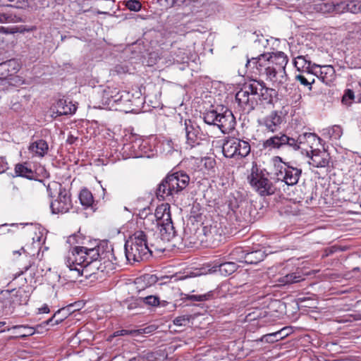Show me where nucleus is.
Listing matches in <instances>:
<instances>
[{
    "instance_id": "6e6d98bb",
    "label": "nucleus",
    "mask_w": 361,
    "mask_h": 361,
    "mask_svg": "<svg viewBox=\"0 0 361 361\" xmlns=\"http://www.w3.org/2000/svg\"><path fill=\"white\" fill-rule=\"evenodd\" d=\"M137 331L136 330H126L121 329L115 332V336H126V335H137Z\"/></svg>"
},
{
    "instance_id": "f03ea898",
    "label": "nucleus",
    "mask_w": 361,
    "mask_h": 361,
    "mask_svg": "<svg viewBox=\"0 0 361 361\" xmlns=\"http://www.w3.org/2000/svg\"><path fill=\"white\" fill-rule=\"evenodd\" d=\"M166 242L152 229H139L125 243V255L129 263L149 259L154 251L164 252Z\"/></svg>"
},
{
    "instance_id": "052dcab7",
    "label": "nucleus",
    "mask_w": 361,
    "mask_h": 361,
    "mask_svg": "<svg viewBox=\"0 0 361 361\" xmlns=\"http://www.w3.org/2000/svg\"><path fill=\"white\" fill-rule=\"evenodd\" d=\"M152 329H154V326H148V327H146V328H144V329H138L137 330V334H148V333H150Z\"/></svg>"
},
{
    "instance_id": "2f4dec72",
    "label": "nucleus",
    "mask_w": 361,
    "mask_h": 361,
    "mask_svg": "<svg viewBox=\"0 0 361 361\" xmlns=\"http://www.w3.org/2000/svg\"><path fill=\"white\" fill-rule=\"evenodd\" d=\"M289 330V327H284L281 330L274 333L268 334L263 336L262 341L265 339L267 341L274 342V341L281 340L288 335V333H285V331Z\"/></svg>"
},
{
    "instance_id": "a878e982",
    "label": "nucleus",
    "mask_w": 361,
    "mask_h": 361,
    "mask_svg": "<svg viewBox=\"0 0 361 361\" xmlns=\"http://www.w3.org/2000/svg\"><path fill=\"white\" fill-rule=\"evenodd\" d=\"M303 280L304 278L300 274L293 272L283 276L279 277L277 281L281 285L286 286L295 283H298Z\"/></svg>"
},
{
    "instance_id": "72a5a7b5",
    "label": "nucleus",
    "mask_w": 361,
    "mask_h": 361,
    "mask_svg": "<svg viewBox=\"0 0 361 361\" xmlns=\"http://www.w3.org/2000/svg\"><path fill=\"white\" fill-rule=\"evenodd\" d=\"M80 203L85 207H90L93 203V196L92 192L87 189H83L79 195Z\"/></svg>"
},
{
    "instance_id": "49530a36",
    "label": "nucleus",
    "mask_w": 361,
    "mask_h": 361,
    "mask_svg": "<svg viewBox=\"0 0 361 361\" xmlns=\"http://www.w3.org/2000/svg\"><path fill=\"white\" fill-rule=\"evenodd\" d=\"M334 8L333 13L335 14H341L344 13L347 11V1H334Z\"/></svg>"
},
{
    "instance_id": "9b49d317",
    "label": "nucleus",
    "mask_w": 361,
    "mask_h": 361,
    "mask_svg": "<svg viewBox=\"0 0 361 361\" xmlns=\"http://www.w3.org/2000/svg\"><path fill=\"white\" fill-rule=\"evenodd\" d=\"M185 131L186 136V145L190 148L199 145L204 139V135L200 128L194 123L191 120L185 121Z\"/></svg>"
},
{
    "instance_id": "3c124183",
    "label": "nucleus",
    "mask_w": 361,
    "mask_h": 361,
    "mask_svg": "<svg viewBox=\"0 0 361 361\" xmlns=\"http://www.w3.org/2000/svg\"><path fill=\"white\" fill-rule=\"evenodd\" d=\"M189 323V318L187 316H180L174 319L173 324L176 326H185Z\"/></svg>"
},
{
    "instance_id": "412c9836",
    "label": "nucleus",
    "mask_w": 361,
    "mask_h": 361,
    "mask_svg": "<svg viewBox=\"0 0 361 361\" xmlns=\"http://www.w3.org/2000/svg\"><path fill=\"white\" fill-rule=\"evenodd\" d=\"M56 114L59 116L73 114L75 112L77 107L71 102L66 99H60L54 106Z\"/></svg>"
},
{
    "instance_id": "7c9ffc66",
    "label": "nucleus",
    "mask_w": 361,
    "mask_h": 361,
    "mask_svg": "<svg viewBox=\"0 0 361 361\" xmlns=\"http://www.w3.org/2000/svg\"><path fill=\"white\" fill-rule=\"evenodd\" d=\"M219 271L221 275L228 276L234 273L237 269L238 265L233 262H227L221 263L219 266Z\"/></svg>"
},
{
    "instance_id": "864d4df0",
    "label": "nucleus",
    "mask_w": 361,
    "mask_h": 361,
    "mask_svg": "<svg viewBox=\"0 0 361 361\" xmlns=\"http://www.w3.org/2000/svg\"><path fill=\"white\" fill-rule=\"evenodd\" d=\"M309 133H305L302 134H300L298 135V138L296 139L298 145L299 146V149L301 147L302 145L305 146L307 141V136Z\"/></svg>"
},
{
    "instance_id": "393cba45",
    "label": "nucleus",
    "mask_w": 361,
    "mask_h": 361,
    "mask_svg": "<svg viewBox=\"0 0 361 361\" xmlns=\"http://www.w3.org/2000/svg\"><path fill=\"white\" fill-rule=\"evenodd\" d=\"M39 238H38V242H33L31 245H25L22 247L20 250L13 251V255L18 254L21 255V253H24L25 255L30 257H35L36 255H39V249H40Z\"/></svg>"
},
{
    "instance_id": "bf43d9fd",
    "label": "nucleus",
    "mask_w": 361,
    "mask_h": 361,
    "mask_svg": "<svg viewBox=\"0 0 361 361\" xmlns=\"http://www.w3.org/2000/svg\"><path fill=\"white\" fill-rule=\"evenodd\" d=\"M144 281H147L149 283H153L157 282V277L154 275L145 274L143 276Z\"/></svg>"
},
{
    "instance_id": "69168bd1",
    "label": "nucleus",
    "mask_w": 361,
    "mask_h": 361,
    "mask_svg": "<svg viewBox=\"0 0 361 361\" xmlns=\"http://www.w3.org/2000/svg\"><path fill=\"white\" fill-rule=\"evenodd\" d=\"M75 140H76V138L71 135V136L68 137V142L70 144H73Z\"/></svg>"
},
{
    "instance_id": "4c0bfd02",
    "label": "nucleus",
    "mask_w": 361,
    "mask_h": 361,
    "mask_svg": "<svg viewBox=\"0 0 361 361\" xmlns=\"http://www.w3.org/2000/svg\"><path fill=\"white\" fill-rule=\"evenodd\" d=\"M214 291L210 290L207 292V293L202 294V295H188L186 298L188 300L190 301H198V302H202L209 300L214 298Z\"/></svg>"
},
{
    "instance_id": "e2e57ef3",
    "label": "nucleus",
    "mask_w": 361,
    "mask_h": 361,
    "mask_svg": "<svg viewBox=\"0 0 361 361\" xmlns=\"http://www.w3.org/2000/svg\"><path fill=\"white\" fill-rule=\"evenodd\" d=\"M336 248L335 247H329V248H326L325 250V255L326 256H329V255H331L332 253H334V252H336Z\"/></svg>"
},
{
    "instance_id": "6e6552de",
    "label": "nucleus",
    "mask_w": 361,
    "mask_h": 361,
    "mask_svg": "<svg viewBox=\"0 0 361 361\" xmlns=\"http://www.w3.org/2000/svg\"><path fill=\"white\" fill-rule=\"evenodd\" d=\"M250 184L262 196L271 195L275 193L276 186L265 177L262 172H259L257 166L252 168V172L248 176Z\"/></svg>"
},
{
    "instance_id": "39448f33",
    "label": "nucleus",
    "mask_w": 361,
    "mask_h": 361,
    "mask_svg": "<svg viewBox=\"0 0 361 361\" xmlns=\"http://www.w3.org/2000/svg\"><path fill=\"white\" fill-rule=\"evenodd\" d=\"M170 205L167 203L158 206L154 214H149L144 223V228L156 231L159 228V238L164 242L171 241L176 235L171 220Z\"/></svg>"
},
{
    "instance_id": "aec40b11",
    "label": "nucleus",
    "mask_w": 361,
    "mask_h": 361,
    "mask_svg": "<svg viewBox=\"0 0 361 361\" xmlns=\"http://www.w3.org/2000/svg\"><path fill=\"white\" fill-rule=\"evenodd\" d=\"M14 171L16 176L26 178L30 180L35 179L36 173L32 170L31 164L27 162L17 164L15 166Z\"/></svg>"
},
{
    "instance_id": "473e14b6",
    "label": "nucleus",
    "mask_w": 361,
    "mask_h": 361,
    "mask_svg": "<svg viewBox=\"0 0 361 361\" xmlns=\"http://www.w3.org/2000/svg\"><path fill=\"white\" fill-rule=\"evenodd\" d=\"M264 257V252L261 250L248 252H246L245 262L249 264H257L263 260Z\"/></svg>"
},
{
    "instance_id": "4be33fe9",
    "label": "nucleus",
    "mask_w": 361,
    "mask_h": 361,
    "mask_svg": "<svg viewBox=\"0 0 361 361\" xmlns=\"http://www.w3.org/2000/svg\"><path fill=\"white\" fill-rule=\"evenodd\" d=\"M294 65L299 71L310 75V72H313V67H318L317 65H312L311 61L307 60L305 56H298L294 59Z\"/></svg>"
},
{
    "instance_id": "5701e85b",
    "label": "nucleus",
    "mask_w": 361,
    "mask_h": 361,
    "mask_svg": "<svg viewBox=\"0 0 361 361\" xmlns=\"http://www.w3.org/2000/svg\"><path fill=\"white\" fill-rule=\"evenodd\" d=\"M237 142L236 137H228L226 139L222 146V152L227 158H236L237 151L235 145Z\"/></svg>"
},
{
    "instance_id": "cd10ccee",
    "label": "nucleus",
    "mask_w": 361,
    "mask_h": 361,
    "mask_svg": "<svg viewBox=\"0 0 361 361\" xmlns=\"http://www.w3.org/2000/svg\"><path fill=\"white\" fill-rule=\"evenodd\" d=\"M235 145H238L235 147L237 151L236 158H244L250 154L251 148L247 141L237 138Z\"/></svg>"
},
{
    "instance_id": "774afa93",
    "label": "nucleus",
    "mask_w": 361,
    "mask_h": 361,
    "mask_svg": "<svg viewBox=\"0 0 361 361\" xmlns=\"http://www.w3.org/2000/svg\"><path fill=\"white\" fill-rule=\"evenodd\" d=\"M2 276H3V270H2V269L0 267V279H1Z\"/></svg>"
},
{
    "instance_id": "13d9d810",
    "label": "nucleus",
    "mask_w": 361,
    "mask_h": 361,
    "mask_svg": "<svg viewBox=\"0 0 361 361\" xmlns=\"http://www.w3.org/2000/svg\"><path fill=\"white\" fill-rule=\"evenodd\" d=\"M1 66H13V70L14 71H18V67H19L18 63L14 59L9 60V61H6L4 63H1Z\"/></svg>"
},
{
    "instance_id": "f704fd0d",
    "label": "nucleus",
    "mask_w": 361,
    "mask_h": 361,
    "mask_svg": "<svg viewBox=\"0 0 361 361\" xmlns=\"http://www.w3.org/2000/svg\"><path fill=\"white\" fill-rule=\"evenodd\" d=\"M13 329L18 330V336L21 338L32 336L35 333V329L28 326L16 325L13 326Z\"/></svg>"
},
{
    "instance_id": "5fc2aeb1",
    "label": "nucleus",
    "mask_w": 361,
    "mask_h": 361,
    "mask_svg": "<svg viewBox=\"0 0 361 361\" xmlns=\"http://www.w3.org/2000/svg\"><path fill=\"white\" fill-rule=\"evenodd\" d=\"M176 56V61L179 63H185L188 61V56L185 51H180L178 53L175 54Z\"/></svg>"
},
{
    "instance_id": "37998d69",
    "label": "nucleus",
    "mask_w": 361,
    "mask_h": 361,
    "mask_svg": "<svg viewBox=\"0 0 361 361\" xmlns=\"http://www.w3.org/2000/svg\"><path fill=\"white\" fill-rule=\"evenodd\" d=\"M326 130L328 135L335 140L339 139L343 133L341 127L337 125L333 126L332 127L326 129Z\"/></svg>"
},
{
    "instance_id": "f8f14e48",
    "label": "nucleus",
    "mask_w": 361,
    "mask_h": 361,
    "mask_svg": "<svg viewBox=\"0 0 361 361\" xmlns=\"http://www.w3.org/2000/svg\"><path fill=\"white\" fill-rule=\"evenodd\" d=\"M50 207L54 214L66 213L72 207L69 192L61 185H59L58 197L51 202Z\"/></svg>"
},
{
    "instance_id": "c03bdc74",
    "label": "nucleus",
    "mask_w": 361,
    "mask_h": 361,
    "mask_svg": "<svg viewBox=\"0 0 361 361\" xmlns=\"http://www.w3.org/2000/svg\"><path fill=\"white\" fill-rule=\"evenodd\" d=\"M246 252H248L247 250H244L243 247H238L233 250V251L231 253V255L232 256V258L235 260H244L245 262Z\"/></svg>"
},
{
    "instance_id": "a211bd4d",
    "label": "nucleus",
    "mask_w": 361,
    "mask_h": 361,
    "mask_svg": "<svg viewBox=\"0 0 361 361\" xmlns=\"http://www.w3.org/2000/svg\"><path fill=\"white\" fill-rule=\"evenodd\" d=\"M106 258L98 259V272L97 276H95L97 280H102L105 276L114 269V264L109 260V257Z\"/></svg>"
},
{
    "instance_id": "bb28decb",
    "label": "nucleus",
    "mask_w": 361,
    "mask_h": 361,
    "mask_svg": "<svg viewBox=\"0 0 361 361\" xmlns=\"http://www.w3.org/2000/svg\"><path fill=\"white\" fill-rule=\"evenodd\" d=\"M334 6V1H319L313 5V8L317 13H333Z\"/></svg>"
},
{
    "instance_id": "9d476101",
    "label": "nucleus",
    "mask_w": 361,
    "mask_h": 361,
    "mask_svg": "<svg viewBox=\"0 0 361 361\" xmlns=\"http://www.w3.org/2000/svg\"><path fill=\"white\" fill-rule=\"evenodd\" d=\"M264 146L265 147H272L275 149L288 147L295 151L299 149L296 139L283 133L269 137L264 141Z\"/></svg>"
},
{
    "instance_id": "423d86ee",
    "label": "nucleus",
    "mask_w": 361,
    "mask_h": 361,
    "mask_svg": "<svg viewBox=\"0 0 361 361\" xmlns=\"http://www.w3.org/2000/svg\"><path fill=\"white\" fill-rule=\"evenodd\" d=\"M189 176L184 171L169 173L159 184L156 194L159 199L173 197L183 190L190 183Z\"/></svg>"
},
{
    "instance_id": "f3484780",
    "label": "nucleus",
    "mask_w": 361,
    "mask_h": 361,
    "mask_svg": "<svg viewBox=\"0 0 361 361\" xmlns=\"http://www.w3.org/2000/svg\"><path fill=\"white\" fill-rule=\"evenodd\" d=\"M72 307V305L68 306L66 307H63L58 311H56L54 314L49 319L46 320L41 324L37 326V329L42 327L43 326H47L51 324L52 326L55 324H58L63 322L69 314H70V308Z\"/></svg>"
},
{
    "instance_id": "20e7f679",
    "label": "nucleus",
    "mask_w": 361,
    "mask_h": 361,
    "mask_svg": "<svg viewBox=\"0 0 361 361\" xmlns=\"http://www.w3.org/2000/svg\"><path fill=\"white\" fill-rule=\"evenodd\" d=\"M277 96V92L273 88L264 86L263 82L251 80L245 82L236 93L235 100L247 113L254 110L258 104V99L271 104Z\"/></svg>"
},
{
    "instance_id": "0e129e2a",
    "label": "nucleus",
    "mask_w": 361,
    "mask_h": 361,
    "mask_svg": "<svg viewBox=\"0 0 361 361\" xmlns=\"http://www.w3.org/2000/svg\"><path fill=\"white\" fill-rule=\"evenodd\" d=\"M274 165L276 166V162L279 161L280 163H282V159L280 157H275L274 159Z\"/></svg>"
},
{
    "instance_id": "e433bc0d",
    "label": "nucleus",
    "mask_w": 361,
    "mask_h": 361,
    "mask_svg": "<svg viewBox=\"0 0 361 361\" xmlns=\"http://www.w3.org/2000/svg\"><path fill=\"white\" fill-rule=\"evenodd\" d=\"M322 139L316 134L309 133L306 146L310 148V150L318 149L317 147L320 145Z\"/></svg>"
},
{
    "instance_id": "1a4fd4ad",
    "label": "nucleus",
    "mask_w": 361,
    "mask_h": 361,
    "mask_svg": "<svg viewBox=\"0 0 361 361\" xmlns=\"http://www.w3.org/2000/svg\"><path fill=\"white\" fill-rule=\"evenodd\" d=\"M284 166H277V171L274 173L277 180L284 182L288 185H295L298 183L302 170L290 166L288 163H283Z\"/></svg>"
},
{
    "instance_id": "680f3d73",
    "label": "nucleus",
    "mask_w": 361,
    "mask_h": 361,
    "mask_svg": "<svg viewBox=\"0 0 361 361\" xmlns=\"http://www.w3.org/2000/svg\"><path fill=\"white\" fill-rule=\"evenodd\" d=\"M49 311L50 310L47 305H44L42 307L38 309L39 314L49 313Z\"/></svg>"
},
{
    "instance_id": "2eb2a0df",
    "label": "nucleus",
    "mask_w": 361,
    "mask_h": 361,
    "mask_svg": "<svg viewBox=\"0 0 361 361\" xmlns=\"http://www.w3.org/2000/svg\"><path fill=\"white\" fill-rule=\"evenodd\" d=\"M216 126L223 133H228L234 129L235 120L230 110H226L224 113H219Z\"/></svg>"
},
{
    "instance_id": "7ed1b4c3",
    "label": "nucleus",
    "mask_w": 361,
    "mask_h": 361,
    "mask_svg": "<svg viewBox=\"0 0 361 361\" xmlns=\"http://www.w3.org/2000/svg\"><path fill=\"white\" fill-rule=\"evenodd\" d=\"M112 255L110 251L104 250V245H98L92 248L76 246L73 248L66 259V264L70 270L78 271V275L86 279L97 280L99 258H106Z\"/></svg>"
},
{
    "instance_id": "603ef678",
    "label": "nucleus",
    "mask_w": 361,
    "mask_h": 361,
    "mask_svg": "<svg viewBox=\"0 0 361 361\" xmlns=\"http://www.w3.org/2000/svg\"><path fill=\"white\" fill-rule=\"evenodd\" d=\"M227 202L228 208L234 212H235V209L239 207L238 202L234 197H229Z\"/></svg>"
},
{
    "instance_id": "dca6fc26",
    "label": "nucleus",
    "mask_w": 361,
    "mask_h": 361,
    "mask_svg": "<svg viewBox=\"0 0 361 361\" xmlns=\"http://www.w3.org/2000/svg\"><path fill=\"white\" fill-rule=\"evenodd\" d=\"M282 122L283 118L281 114L273 111L262 119L260 125L269 132L274 133L280 129Z\"/></svg>"
},
{
    "instance_id": "c756f323",
    "label": "nucleus",
    "mask_w": 361,
    "mask_h": 361,
    "mask_svg": "<svg viewBox=\"0 0 361 361\" xmlns=\"http://www.w3.org/2000/svg\"><path fill=\"white\" fill-rule=\"evenodd\" d=\"M118 92V88L116 87L108 86L103 90L102 95V102L104 105L109 106L112 99Z\"/></svg>"
},
{
    "instance_id": "6ab92c4d",
    "label": "nucleus",
    "mask_w": 361,
    "mask_h": 361,
    "mask_svg": "<svg viewBox=\"0 0 361 361\" xmlns=\"http://www.w3.org/2000/svg\"><path fill=\"white\" fill-rule=\"evenodd\" d=\"M131 95L129 92L125 91H120L118 89L117 94L112 99L111 102L109 105L110 109L114 108L115 109H118V108H124L129 102H130Z\"/></svg>"
},
{
    "instance_id": "338daca9",
    "label": "nucleus",
    "mask_w": 361,
    "mask_h": 361,
    "mask_svg": "<svg viewBox=\"0 0 361 361\" xmlns=\"http://www.w3.org/2000/svg\"><path fill=\"white\" fill-rule=\"evenodd\" d=\"M4 21H7V18L5 15H1L0 14V23H3Z\"/></svg>"
},
{
    "instance_id": "4d7b16f0",
    "label": "nucleus",
    "mask_w": 361,
    "mask_h": 361,
    "mask_svg": "<svg viewBox=\"0 0 361 361\" xmlns=\"http://www.w3.org/2000/svg\"><path fill=\"white\" fill-rule=\"evenodd\" d=\"M8 169V164L4 157H0V173H3Z\"/></svg>"
},
{
    "instance_id": "a19ab883",
    "label": "nucleus",
    "mask_w": 361,
    "mask_h": 361,
    "mask_svg": "<svg viewBox=\"0 0 361 361\" xmlns=\"http://www.w3.org/2000/svg\"><path fill=\"white\" fill-rule=\"evenodd\" d=\"M219 113L215 110H212L206 112L204 114V121L209 125L216 126Z\"/></svg>"
},
{
    "instance_id": "58836bf2",
    "label": "nucleus",
    "mask_w": 361,
    "mask_h": 361,
    "mask_svg": "<svg viewBox=\"0 0 361 361\" xmlns=\"http://www.w3.org/2000/svg\"><path fill=\"white\" fill-rule=\"evenodd\" d=\"M313 72H310V80L305 75V73L297 75L295 79L300 82L301 85L306 86L310 90H312V85L314 82V78L312 76Z\"/></svg>"
},
{
    "instance_id": "f257e3e1",
    "label": "nucleus",
    "mask_w": 361,
    "mask_h": 361,
    "mask_svg": "<svg viewBox=\"0 0 361 361\" xmlns=\"http://www.w3.org/2000/svg\"><path fill=\"white\" fill-rule=\"evenodd\" d=\"M288 61V56L283 52L277 51L248 59L245 66L254 74L264 78L274 85H280L287 81L286 66Z\"/></svg>"
},
{
    "instance_id": "c9c22d12",
    "label": "nucleus",
    "mask_w": 361,
    "mask_h": 361,
    "mask_svg": "<svg viewBox=\"0 0 361 361\" xmlns=\"http://www.w3.org/2000/svg\"><path fill=\"white\" fill-rule=\"evenodd\" d=\"M319 75L320 78L323 82H326V80H329V77H332L335 73V70L332 66H319Z\"/></svg>"
},
{
    "instance_id": "a18cd8bd",
    "label": "nucleus",
    "mask_w": 361,
    "mask_h": 361,
    "mask_svg": "<svg viewBox=\"0 0 361 361\" xmlns=\"http://www.w3.org/2000/svg\"><path fill=\"white\" fill-rule=\"evenodd\" d=\"M140 299H142V303L143 302L152 307H156L161 304L159 297L155 295H148L144 298H140Z\"/></svg>"
},
{
    "instance_id": "8fccbe9b",
    "label": "nucleus",
    "mask_w": 361,
    "mask_h": 361,
    "mask_svg": "<svg viewBox=\"0 0 361 361\" xmlns=\"http://www.w3.org/2000/svg\"><path fill=\"white\" fill-rule=\"evenodd\" d=\"M127 8L133 11H138L141 8V4L137 0H130L126 3Z\"/></svg>"
},
{
    "instance_id": "79ce46f5",
    "label": "nucleus",
    "mask_w": 361,
    "mask_h": 361,
    "mask_svg": "<svg viewBox=\"0 0 361 361\" xmlns=\"http://www.w3.org/2000/svg\"><path fill=\"white\" fill-rule=\"evenodd\" d=\"M347 11L352 13H358L361 12V1L349 0L347 1Z\"/></svg>"
},
{
    "instance_id": "09e8293b",
    "label": "nucleus",
    "mask_w": 361,
    "mask_h": 361,
    "mask_svg": "<svg viewBox=\"0 0 361 361\" xmlns=\"http://www.w3.org/2000/svg\"><path fill=\"white\" fill-rule=\"evenodd\" d=\"M149 214H152V213L150 212L149 208H145L142 211H140L139 212V217L140 221L137 222L138 224L140 226V229L144 230V223H145V220L147 218Z\"/></svg>"
},
{
    "instance_id": "b1692460",
    "label": "nucleus",
    "mask_w": 361,
    "mask_h": 361,
    "mask_svg": "<svg viewBox=\"0 0 361 361\" xmlns=\"http://www.w3.org/2000/svg\"><path fill=\"white\" fill-rule=\"evenodd\" d=\"M48 149V144L44 140H38L32 142L29 147V150L39 157H44L47 153Z\"/></svg>"
},
{
    "instance_id": "de8ad7c7",
    "label": "nucleus",
    "mask_w": 361,
    "mask_h": 361,
    "mask_svg": "<svg viewBox=\"0 0 361 361\" xmlns=\"http://www.w3.org/2000/svg\"><path fill=\"white\" fill-rule=\"evenodd\" d=\"M355 99L354 92L352 90L347 89L342 97V103L345 105L349 106Z\"/></svg>"
},
{
    "instance_id": "0eeeda50",
    "label": "nucleus",
    "mask_w": 361,
    "mask_h": 361,
    "mask_svg": "<svg viewBox=\"0 0 361 361\" xmlns=\"http://www.w3.org/2000/svg\"><path fill=\"white\" fill-rule=\"evenodd\" d=\"M31 288L28 286L6 289L0 293V307L6 315L12 314L16 307L27 305L30 297Z\"/></svg>"
},
{
    "instance_id": "ddd939ff",
    "label": "nucleus",
    "mask_w": 361,
    "mask_h": 361,
    "mask_svg": "<svg viewBox=\"0 0 361 361\" xmlns=\"http://www.w3.org/2000/svg\"><path fill=\"white\" fill-rule=\"evenodd\" d=\"M307 156L310 158L309 164L313 167L325 168L329 165L330 155L325 150H307Z\"/></svg>"
},
{
    "instance_id": "4468645a",
    "label": "nucleus",
    "mask_w": 361,
    "mask_h": 361,
    "mask_svg": "<svg viewBox=\"0 0 361 361\" xmlns=\"http://www.w3.org/2000/svg\"><path fill=\"white\" fill-rule=\"evenodd\" d=\"M204 233L206 241L214 247L218 246L225 239L221 228L218 226L216 223L209 226H204Z\"/></svg>"
},
{
    "instance_id": "ea45409f",
    "label": "nucleus",
    "mask_w": 361,
    "mask_h": 361,
    "mask_svg": "<svg viewBox=\"0 0 361 361\" xmlns=\"http://www.w3.org/2000/svg\"><path fill=\"white\" fill-rule=\"evenodd\" d=\"M142 304V299L130 298L123 301V305L124 307H126L128 310H133L138 307H140Z\"/></svg>"
},
{
    "instance_id": "c85d7f7f",
    "label": "nucleus",
    "mask_w": 361,
    "mask_h": 361,
    "mask_svg": "<svg viewBox=\"0 0 361 361\" xmlns=\"http://www.w3.org/2000/svg\"><path fill=\"white\" fill-rule=\"evenodd\" d=\"M162 37L165 39L161 42V44L164 45L166 43H170L171 47H173L178 40H181L182 35H179L173 30H164L161 32Z\"/></svg>"
}]
</instances>
